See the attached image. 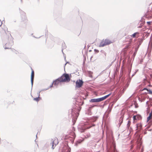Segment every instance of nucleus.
<instances>
[{
	"label": "nucleus",
	"mask_w": 152,
	"mask_h": 152,
	"mask_svg": "<svg viewBox=\"0 0 152 152\" xmlns=\"http://www.w3.org/2000/svg\"><path fill=\"white\" fill-rule=\"evenodd\" d=\"M133 118L134 120H138L142 119V117L140 115H138L133 116Z\"/></svg>",
	"instance_id": "nucleus-9"
},
{
	"label": "nucleus",
	"mask_w": 152,
	"mask_h": 152,
	"mask_svg": "<svg viewBox=\"0 0 152 152\" xmlns=\"http://www.w3.org/2000/svg\"><path fill=\"white\" fill-rule=\"evenodd\" d=\"M152 114L151 113H150L149 114V115L148 117L147 118V122H148L149 121L148 123L149 124L148 126L147 127V128H148L151 126L152 124V122L151 121V119L152 118Z\"/></svg>",
	"instance_id": "nucleus-6"
},
{
	"label": "nucleus",
	"mask_w": 152,
	"mask_h": 152,
	"mask_svg": "<svg viewBox=\"0 0 152 152\" xmlns=\"http://www.w3.org/2000/svg\"><path fill=\"white\" fill-rule=\"evenodd\" d=\"M106 42L105 40H103L100 42L99 46L100 47H103L107 45Z\"/></svg>",
	"instance_id": "nucleus-10"
},
{
	"label": "nucleus",
	"mask_w": 152,
	"mask_h": 152,
	"mask_svg": "<svg viewBox=\"0 0 152 152\" xmlns=\"http://www.w3.org/2000/svg\"><path fill=\"white\" fill-rule=\"evenodd\" d=\"M81 142H82V141H80V140H79V141H77V142H79V143H80Z\"/></svg>",
	"instance_id": "nucleus-24"
},
{
	"label": "nucleus",
	"mask_w": 152,
	"mask_h": 152,
	"mask_svg": "<svg viewBox=\"0 0 152 152\" xmlns=\"http://www.w3.org/2000/svg\"><path fill=\"white\" fill-rule=\"evenodd\" d=\"M31 84L32 85H33L34 77V71L32 68H31Z\"/></svg>",
	"instance_id": "nucleus-8"
},
{
	"label": "nucleus",
	"mask_w": 152,
	"mask_h": 152,
	"mask_svg": "<svg viewBox=\"0 0 152 152\" xmlns=\"http://www.w3.org/2000/svg\"><path fill=\"white\" fill-rule=\"evenodd\" d=\"M142 125L141 123H138L137 124V130L139 131L142 129Z\"/></svg>",
	"instance_id": "nucleus-14"
},
{
	"label": "nucleus",
	"mask_w": 152,
	"mask_h": 152,
	"mask_svg": "<svg viewBox=\"0 0 152 152\" xmlns=\"http://www.w3.org/2000/svg\"><path fill=\"white\" fill-rule=\"evenodd\" d=\"M52 148L53 149L55 148L56 145L58 144V140L57 138H54L52 139Z\"/></svg>",
	"instance_id": "nucleus-5"
},
{
	"label": "nucleus",
	"mask_w": 152,
	"mask_h": 152,
	"mask_svg": "<svg viewBox=\"0 0 152 152\" xmlns=\"http://www.w3.org/2000/svg\"><path fill=\"white\" fill-rule=\"evenodd\" d=\"M89 76V77H91L93 79H95V77H93V72H88Z\"/></svg>",
	"instance_id": "nucleus-17"
},
{
	"label": "nucleus",
	"mask_w": 152,
	"mask_h": 152,
	"mask_svg": "<svg viewBox=\"0 0 152 152\" xmlns=\"http://www.w3.org/2000/svg\"><path fill=\"white\" fill-rule=\"evenodd\" d=\"M130 124H131V121H130L129 120L128 121V123H127V127L128 128H129V127H130Z\"/></svg>",
	"instance_id": "nucleus-19"
},
{
	"label": "nucleus",
	"mask_w": 152,
	"mask_h": 152,
	"mask_svg": "<svg viewBox=\"0 0 152 152\" xmlns=\"http://www.w3.org/2000/svg\"><path fill=\"white\" fill-rule=\"evenodd\" d=\"M93 56H91V58H90V60H91V61H92V58H93Z\"/></svg>",
	"instance_id": "nucleus-22"
},
{
	"label": "nucleus",
	"mask_w": 152,
	"mask_h": 152,
	"mask_svg": "<svg viewBox=\"0 0 152 152\" xmlns=\"http://www.w3.org/2000/svg\"><path fill=\"white\" fill-rule=\"evenodd\" d=\"M93 126H95V125H94H94H93Z\"/></svg>",
	"instance_id": "nucleus-26"
},
{
	"label": "nucleus",
	"mask_w": 152,
	"mask_h": 152,
	"mask_svg": "<svg viewBox=\"0 0 152 152\" xmlns=\"http://www.w3.org/2000/svg\"><path fill=\"white\" fill-rule=\"evenodd\" d=\"M91 126H90L88 128H90Z\"/></svg>",
	"instance_id": "nucleus-25"
},
{
	"label": "nucleus",
	"mask_w": 152,
	"mask_h": 152,
	"mask_svg": "<svg viewBox=\"0 0 152 152\" xmlns=\"http://www.w3.org/2000/svg\"><path fill=\"white\" fill-rule=\"evenodd\" d=\"M139 33L138 32H136V33H134L133 34L131 37H132L133 38H137L139 37Z\"/></svg>",
	"instance_id": "nucleus-15"
},
{
	"label": "nucleus",
	"mask_w": 152,
	"mask_h": 152,
	"mask_svg": "<svg viewBox=\"0 0 152 152\" xmlns=\"http://www.w3.org/2000/svg\"><path fill=\"white\" fill-rule=\"evenodd\" d=\"M70 150H69V148H67V152H70Z\"/></svg>",
	"instance_id": "nucleus-21"
},
{
	"label": "nucleus",
	"mask_w": 152,
	"mask_h": 152,
	"mask_svg": "<svg viewBox=\"0 0 152 152\" xmlns=\"http://www.w3.org/2000/svg\"><path fill=\"white\" fill-rule=\"evenodd\" d=\"M4 36L5 38L6 39H7L8 38L10 40V42H7L6 43L4 46V48L5 49L10 48L13 43L12 36L11 34L9 33H8L7 34L6 33V35H4Z\"/></svg>",
	"instance_id": "nucleus-1"
},
{
	"label": "nucleus",
	"mask_w": 152,
	"mask_h": 152,
	"mask_svg": "<svg viewBox=\"0 0 152 152\" xmlns=\"http://www.w3.org/2000/svg\"><path fill=\"white\" fill-rule=\"evenodd\" d=\"M105 40L106 42V44H107V45H109L111 43H113L115 41L114 40H111L108 39H105Z\"/></svg>",
	"instance_id": "nucleus-12"
},
{
	"label": "nucleus",
	"mask_w": 152,
	"mask_h": 152,
	"mask_svg": "<svg viewBox=\"0 0 152 152\" xmlns=\"http://www.w3.org/2000/svg\"><path fill=\"white\" fill-rule=\"evenodd\" d=\"M60 82H68L70 80L69 76L67 74H64L60 77L58 78Z\"/></svg>",
	"instance_id": "nucleus-2"
},
{
	"label": "nucleus",
	"mask_w": 152,
	"mask_h": 152,
	"mask_svg": "<svg viewBox=\"0 0 152 152\" xmlns=\"http://www.w3.org/2000/svg\"><path fill=\"white\" fill-rule=\"evenodd\" d=\"M144 90H146L148 92V94L152 95V91H151L150 90H148V89L146 88H144L142 90V91H144Z\"/></svg>",
	"instance_id": "nucleus-18"
},
{
	"label": "nucleus",
	"mask_w": 152,
	"mask_h": 152,
	"mask_svg": "<svg viewBox=\"0 0 152 152\" xmlns=\"http://www.w3.org/2000/svg\"><path fill=\"white\" fill-rule=\"evenodd\" d=\"M147 23L149 24V25H150V23H151V22H147Z\"/></svg>",
	"instance_id": "nucleus-23"
},
{
	"label": "nucleus",
	"mask_w": 152,
	"mask_h": 152,
	"mask_svg": "<svg viewBox=\"0 0 152 152\" xmlns=\"http://www.w3.org/2000/svg\"><path fill=\"white\" fill-rule=\"evenodd\" d=\"M83 83V81L80 80H77L76 82V87L80 88L82 86Z\"/></svg>",
	"instance_id": "nucleus-7"
},
{
	"label": "nucleus",
	"mask_w": 152,
	"mask_h": 152,
	"mask_svg": "<svg viewBox=\"0 0 152 152\" xmlns=\"http://www.w3.org/2000/svg\"><path fill=\"white\" fill-rule=\"evenodd\" d=\"M59 82H60L59 81V80H58V79L56 80H55L54 81V82H53V84H52L51 86V87H52V86H53V85H56V86L57 85H58V84Z\"/></svg>",
	"instance_id": "nucleus-13"
},
{
	"label": "nucleus",
	"mask_w": 152,
	"mask_h": 152,
	"mask_svg": "<svg viewBox=\"0 0 152 152\" xmlns=\"http://www.w3.org/2000/svg\"><path fill=\"white\" fill-rule=\"evenodd\" d=\"M148 93L145 92L144 94H142L140 95V98L139 97V100L141 102H144L147 98H148V96L147 95Z\"/></svg>",
	"instance_id": "nucleus-4"
},
{
	"label": "nucleus",
	"mask_w": 152,
	"mask_h": 152,
	"mask_svg": "<svg viewBox=\"0 0 152 152\" xmlns=\"http://www.w3.org/2000/svg\"><path fill=\"white\" fill-rule=\"evenodd\" d=\"M148 102V101H147V104Z\"/></svg>",
	"instance_id": "nucleus-27"
},
{
	"label": "nucleus",
	"mask_w": 152,
	"mask_h": 152,
	"mask_svg": "<svg viewBox=\"0 0 152 152\" xmlns=\"http://www.w3.org/2000/svg\"><path fill=\"white\" fill-rule=\"evenodd\" d=\"M10 53L14 55L15 54H18V52L14 49H12L10 50Z\"/></svg>",
	"instance_id": "nucleus-11"
},
{
	"label": "nucleus",
	"mask_w": 152,
	"mask_h": 152,
	"mask_svg": "<svg viewBox=\"0 0 152 152\" xmlns=\"http://www.w3.org/2000/svg\"><path fill=\"white\" fill-rule=\"evenodd\" d=\"M37 94L38 97H37L34 98V100L37 102H38L40 99V98L39 97V96H40L39 94V93H37Z\"/></svg>",
	"instance_id": "nucleus-16"
},
{
	"label": "nucleus",
	"mask_w": 152,
	"mask_h": 152,
	"mask_svg": "<svg viewBox=\"0 0 152 152\" xmlns=\"http://www.w3.org/2000/svg\"><path fill=\"white\" fill-rule=\"evenodd\" d=\"M111 95V93H110V94L106 96H105L104 97H103L99 98L91 99L90 100V102H101L106 99L109 96H110Z\"/></svg>",
	"instance_id": "nucleus-3"
},
{
	"label": "nucleus",
	"mask_w": 152,
	"mask_h": 152,
	"mask_svg": "<svg viewBox=\"0 0 152 152\" xmlns=\"http://www.w3.org/2000/svg\"><path fill=\"white\" fill-rule=\"evenodd\" d=\"M151 15H149V13H148V15H149V16H148V18H152V12H151Z\"/></svg>",
	"instance_id": "nucleus-20"
}]
</instances>
